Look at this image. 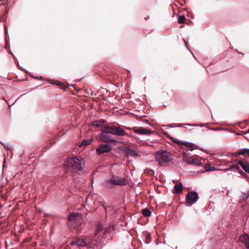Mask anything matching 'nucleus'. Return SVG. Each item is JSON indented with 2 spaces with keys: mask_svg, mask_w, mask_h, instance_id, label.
I'll return each instance as SVG.
<instances>
[{
  "mask_svg": "<svg viewBox=\"0 0 249 249\" xmlns=\"http://www.w3.org/2000/svg\"><path fill=\"white\" fill-rule=\"evenodd\" d=\"M84 163L85 160L83 158L72 157L67 158L64 162V165L68 168L81 171L83 168Z\"/></svg>",
  "mask_w": 249,
  "mask_h": 249,
  "instance_id": "nucleus-1",
  "label": "nucleus"
},
{
  "mask_svg": "<svg viewBox=\"0 0 249 249\" xmlns=\"http://www.w3.org/2000/svg\"><path fill=\"white\" fill-rule=\"evenodd\" d=\"M173 159V155L166 150H160L156 153L155 159L160 166L170 162Z\"/></svg>",
  "mask_w": 249,
  "mask_h": 249,
  "instance_id": "nucleus-2",
  "label": "nucleus"
},
{
  "mask_svg": "<svg viewBox=\"0 0 249 249\" xmlns=\"http://www.w3.org/2000/svg\"><path fill=\"white\" fill-rule=\"evenodd\" d=\"M127 183L128 181L126 179L113 176L110 178L106 179L104 183V185L106 187H110V184L122 186L125 185Z\"/></svg>",
  "mask_w": 249,
  "mask_h": 249,
  "instance_id": "nucleus-3",
  "label": "nucleus"
},
{
  "mask_svg": "<svg viewBox=\"0 0 249 249\" xmlns=\"http://www.w3.org/2000/svg\"><path fill=\"white\" fill-rule=\"evenodd\" d=\"M105 129H107L109 132L112 135H114L117 136H123L127 135V133L120 127L117 126L113 125H105Z\"/></svg>",
  "mask_w": 249,
  "mask_h": 249,
  "instance_id": "nucleus-4",
  "label": "nucleus"
},
{
  "mask_svg": "<svg viewBox=\"0 0 249 249\" xmlns=\"http://www.w3.org/2000/svg\"><path fill=\"white\" fill-rule=\"evenodd\" d=\"M101 131L102 132L99 135V138L102 142H117V141L113 139L111 136L109 130L107 129H105L104 125L102 126Z\"/></svg>",
  "mask_w": 249,
  "mask_h": 249,
  "instance_id": "nucleus-5",
  "label": "nucleus"
},
{
  "mask_svg": "<svg viewBox=\"0 0 249 249\" xmlns=\"http://www.w3.org/2000/svg\"><path fill=\"white\" fill-rule=\"evenodd\" d=\"M81 217V215L78 213H72L69 214L68 224L71 230L74 229L76 228L75 224L78 222V221Z\"/></svg>",
  "mask_w": 249,
  "mask_h": 249,
  "instance_id": "nucleus-6",
  "label": "nucleus"
},
{
  "mask_svg": "<svg viewBox=\"0 0 249 249\" xmlns=\"http://www.w3.org/2000/svg\"><path fill=\"white\" fill-rule=\"evenodd\" d=\"M198 194L196 191L189 192L185 198L186 204H189V206L195 204L198 200Z\"/></svg>",
  "mask_w": 249,
  "mask_h": 249,
  "instance_id": "nucleus-7",
  "label": "nucleus"
},
{
  "mask_svg": "<svg viewBox=\"0 0 249 249\" xmlns=\"http://www.w3.org/2000/svg\"><path fill=\"white\" fill-rule=\"evenodd\" d=\"M112 147L109 144H101L98 146L96 152L97 154L100 155L110 151Z\"/></svg>",
  "mask_w": 249,
  "mask_h": 249,
  "instance_id": "nucleus-8",
  "label": "nucleus"
},
{
  "mask_svg": "<svg viewBox=\"0 0 249 249\" xmlns=\"http://www.w3.org/2000/svg\"><path fill=\"white\" fill-rule=\"evenodd\" d=\"M175 142H176L177 143L182 144L184 145L187 148V150H193L195 149H200L201 151L204 150L203 149L200 148L198 146L196 145L194 143L192 142H181L179 140H176Z\"/></svg>",
  "mask_w": 249,
  "mask_h": 249,
  "instance_id": "nucleus-9",
  "label": "nucleus"
},
{
  "mask_svg": "<svg viewBox=\"0 0 249 249\" xmlns=\"http://www.w3.org/2000/svg\"><path fill=\"white\" fill-rule=\"evenodd\" d=\"M183 160L185 162L192 165H194L196 166H200L201 165V162L200 160L197 159H191L189 158H188L187 156V154L184 152L183 153Z\"/></svg>",
  "mask_w": 249,
  "mask_h": 249,
  "instance_id": "nucleus-10",
  "label": "nucleus"
},
{
  "mask_svg": "<svg viewBox=\"0 0 249 249\" xmlns=\"http://www.w3.org/2000/svg\"><path fill=\"white\" fill-rule=\"evenodd\" d=\"M133 131L137 134L142 135H150L152 133V131L150 129H147L142 127H140L137 128H133Z\"/></svg>",
  "mask_w": 249,
  "mask_h": 249,
  "instance_id": "nucleus-11",
  "label": "nucleus"
},
{
  "mask_svg": "<svg viewBox=\"0 0 249 249\" xmlns=\"http://www.w3.org/2000/svg\"><path fill=\"white\" fill-rule=\"evenodd\" d=\"M239 240L244 244L247 249H249V235L243 234L239 236Z\"/></svg>",
  "mask_w": 249,
  "mask_h": 249,
  "instance_id": "nucleus-12",
  "label": "nucleus"
},
{
  "mask_svg": "<svg viewBox=\"0 0 249 249\" xmlns=\"http://www.w3.org/2000/svg\"><path fill=\"white\" fill-rule=\"evenodd\" d=\"M235 157L237 158L239 155L248 156L249 158V148H243L240 149L237 152L233 154Z\"/></svg>",
  "mask_w": 249,
  "mask_h": 249,
  "instance_id": "nucleus-13",
  "label": "nucleus"
},
{
  "mask_svg": "<svg viewBox=\"0 0 249 249\" xmlns=\"http://www.w3.org/2000/svg\"><path fill=\"white\" fill-rule=\"evenodd\" d=\"M124 151L126 155L131 157H136L138 156V154L136 151L129 147H124Z\"/></svg>",
  "mask_w": 249,
  "mask_h": 249,
  "instance_id": "nucleus-14",
  "label": "nucleus"
},
{
  "mask_svg": "<svg viewBox=\"0 0 249 249\" xmlns=\"http://www.w3.org/2000/svg\"><path fill=\"white\" fill-rule=\"evenodd\" d=\"M72 245H77L78 246L85 247L87 246L88 241L86 238H84L81 239H78L77 241L73 242Z\"/></svg>",
  "mask_w": 249,
  "mask_h": 249,
  "instance_id": "nucleus-15",
  "label": "nucleus"
},
{
  "mask_svg": "<svg viewBox=\"0 0 249 249\" xmlns=\"http://www.w3.org/2000/svg\"><path fill=\"white\" fill-rule=\"evenodd\" d=\"M183 190V184L180 182L178 184H176L174 187L173 191V193L179 194L182 193Z\"/></svg>",
  "mask_w": 249,
  "mask_h": 249,
  "instance_id": "nucleus-16",
  "label": "nucleus"
},
{
  "mask_svg": "<svg viewBox=\"0 0 249 249\" xmlns=\"http://www.w3.org/2000/svg\"><path fill=\"white\" fill-rule=\"evenodd\" d=\"M238 163L246 172L249 173V163L248 162H244L242 160H239Z\"/></svg>",
  "mask_w": 249,
  "mask_h": 249,
  "instance_id": "nucleus-17",
  "label": "nucleus"
},
{
  "mask_svg": "<svg viewBox=\"0 0 249 249\" xmlns=\"http://www.w3.org/2000/svg\"><path fill=\"white\" fill-rule=\"evenodd\" d=\"M93 141V139L92 138H90L89 139L83 140L80 145V147L82 146H86L89 145L91 143V142Z\"/></svg>",
  "mask_w": 249,
  "mask_h": 249,
  "instance_id": "nucleus-18",
  "label": "nucleus"
},
{
  "mask_svg": "<svg viewBox=\"0 0 249 249\" xmlns=\"http://www.w3.org/2000/svg\"><path fill=\"white\" fill-rule=\"evenodd\" d=\"M144 236L145 237L144 243L146 244L150 243L152 240L150 233L146 232L144 233Z\"/></svg>",
  "mask_w": 249,
  "mask_h": 249,
  "instance_id": "nucleus-19",
  "label": "nucleus"
},
{
  "mask_svg": "<svg viewBox=\"0 0 249 249\" xmlns=\"http://www.w3.org/2000/svg\"><path fill=\"white\" fill-rule=\"evenodd\" d=\"M103 125V123L101 121L96 120L92 122L91 125L95 128H98Z\"/></svg>",
  "mask_w": 249,
  "mask_h": 249,
  "instance_id": "nucleus-20",
  "label": "nucleus"
},
{
  "mask_svg": "<svg viewBox=\"0 0 249 249\" xmlns=\"http://www.w3.org/2000/svg\"><path fill=\"white\" fill-rule=\"evenodd\" d=\"M142 214L145 217L149 216L151 214V212L148 208H145L142 210Z\"/></svg>",
  "mask_w": 249,
  "mask_h": 249,
  "instance_id": "nucleus-21",
  "label": "nucleus"
},
{
  "mask_svg": "<svg viewBox=\"0 0 249 249\" xmlns=\"http://www.w3.org/2000/svg\"><path fill=\"white\" fill-rule=\"evenodd\" d=\"M239 169L240 167L237 164H232L230 166L229 169H227V170L235 171L236 170H239Z\"/></svg>",
  "mask_w": 249,
  "mask_h": 249,
  "instance_id": "nucleus-22",
  "label": "nucleus"
},
{
  "mask_svg": "<svg viewBox=\"0 0 249 249\" xmlns=\"http://www.w3.org/2000/svg\"><path fill=\"white\" fill-rule=\"evenodd\" d=\"M103 229V225L101 224H98L96 226V230L95 231V234L97 235L101 231H102Z\"/></svg>",
  "mask_w": 249,
  "mask_h": 249,
  "instance_id": "nucleus-23",
  "label": "nucleus"
},
{
  "mask_svg": "<svg viewBox=\"0 0 249 249\" xmlns=\"http://www.w3.org/2000/svg\"><path fill=\"white\" fill-rule=\"evenodd\" d=\"M186 20V17L184 15H180L178 18V22L180 24L184 23Z\"/></svg>",
  "mask_w": 249,
  "mask_h": 249,
  "instance_id": "nucleus-24",
  "label": "nucleus"
},
{
  "mask_svg": "<svg viewBox=\"0 0 249 249\" xmlns=\"http://www.w3.org/2000/svg\"><path fill=\"white\" fill-rule=\"evenodd\" d=\"M205 170L207 171H212L215 170V168L214 167H212L210 165H207L205 166Z\"/></svg>",
  "mask_w": 249,
  "mask_h": 249,
  "instance_id": "nucleus-25",
  "label": "nucleus"
},
{
  "mask_svg": "<svg viewBox=\"0 0 249 249\" xmlns=\"http://www.w3.org/2000/svg\"><path fill=\"white\" fill-rule=\"evenodd\" d=\"M145 173H148L149 174L153 175L155 174V172L152 169H146L145 171Z\"/></svg>",
  "mask_w": 249,
  "mask_h": 249,
  "instance_id": "nucleus-26",
  "label": "nucleus"
},
{
  "mask_svg": "<svg viewBox=\"0 0 249 249\" xmlns=\"http://www.w3.org/2000/svg\"><path fill=\"white\" fill-rule=\"evenodd\" d=\"M185 125L193 126V125H197V124H180L179 125V126H184Z\"/></svg>",
  "mask_w": 249,
  "mask_h": 249,
  "instance_id": "nucleus-27",
  "label": "nucleus"
},
{
  "mask_svg": "<svg viewBox=\"0 0 249 249\" xmlns=\"http://www.w3.org/2000/svg\"><path fill=\"white\" fill-rule=\"evenodd\" d=\"M245 197L243 199V200L244 201V200H247V199L248 198L249 196V193H248L247 195L245 194Z\"/></svg>",
  "mask_w": 249,
  "mask_h": 249,
  "instance_id": "nucleus-28",
  "label": "nucleus"
},
{
  "mask_svg": "<svg viewBox=\"0 0 249 249\" xmlns=\"http://www.w3.org/2000/svg\"><path fill=\"white\" fill-rule=\"evenodd\" d=\"M197 124V125H196V126H200V127H203V126H204L205 125H206L207 124H202V123L199 124Z\"/></svg>",
  "mask_w": 249,
  "mask_h": 249,
  "instance_id": "nucleus-29",
  "label": "nucleus"
},
{
  "mask_svg": "<svg viewBox=\"0 0 249 249\" xmlns=\"http://www.w3.org/2000/svg\"><path fill=\"white\" fill-rule=\"evenodd\" d=\"M15 63L17 64V66L18 67V68L20 69V66L19 65L18 61L17 58H15Z\"/></svg>",
  "mask_w": 249,
  "mask_h": 249,
  "instance_id": "nucleus-30",
  "label": "nucleus"
},
{
  "mask_svg": "<svg viewBox=\"0 0 249 249\" xmlns=\"http://www.w3.org/2000/svg\"><path fill=\"white\" fill-rule=\"evenodd\" d=\"M20 69L24 71L25 73H28V71L27 70H25L24 68H22V67H20Z\"/></svg>",
  "mask_w": 249,
  "mask_h": 249,
  "instance_id": "nucleus-31",
  "label": "nucleus"
},
{
  "mask_svg": "<svg viewBox=\"0 0 249 249\" xmlns=\"http://www.w3.org/2000/svg\"><path fill=\"white\" fill-rule=\"evenodd\" d=\"M221 129V128L217 127V128H212V130L213 131H217V130H220Z\"/></svg>",
  "mask_w": 249,
  "mask_h": 249,
  "instance_id": "nucleus-32",
  "label": "nucleus"
},
{
  "mask_svg": "<svg viewBox=\"0 0 249 249\" xmlns=\"http://www.w3.org/2000/svg\"><path fill=\"white\" fill-rule=\"evenodd\" d=\"M248 133H249V128L246 132H244V134L245 135Z\"/></svg>",
  "mask_w": 249,
  "mask_h": 249,
  "instance_id": "nucleus-33",
  "label": "nucleus"
},
{
  "mask_svg": "<svg viewBox=\"0 0 249 249\" xmlns=\"http://www.w3.org/2000/svg\"><path fill=\"white\" fill-rule=\"evenodd\" d=\"M103 207L105 208V209L106 210H107V205H106V204H103ZM107 207H108V206H107Z\"/></svg>",
  "mask_w": 249,
  "mask_h": 249,
  "instance_id": "nucleus-34",
  "label": "nucleus"
},
{
  "mask_svg": "<svg viewBox=\"0 0 249 249\" xmlns=\"http://www.w3.org/2000/svg\"><path fill=\"white\" fill-rule=\"evenodd\" d=\"M5 158L4 159V160H3V167H5Z\"/></svg>",
  "mask_w": 249,
  "mask_h": 249,
  "instance_id": "nucleus-35",
  "label": "nucleus"
},
{
  "mask_svg": "<svg viewBox=\"0 0 249 249\" xmlns=\"http://www.w3.org/2000/svg\"><path fill=\"white\" fill-rule=\"evenodd\" d=\"M33 78L35 79H38V77H36V76H33Z\"/></svg>",
  "mask_w": 249,
  "mask_h": 249,
  "instance_id": "nucleus-36",
  "label": "nucleus"
},
{
  "mask_svg": "<svg viewBox=\"0 0 249 249\" xmlns=\"http://www.w3.org/2000/svg\"><path fill=\"white\" fill-rule=\"evenodd\" d=\"M185 45H186V48H187V49H188V50H189V51L191 52V51L190 50V49H189V47L187 46V45L186 44H185Z\"/></svg>",
  "mask_w": 249,
  "mask_h": 249,
  "instance_id": "nucleus-37",
  "label": "nucleus"
},
{
  "mask_svg": "<svg viewBox=\"0 0 249 249\" xmlns=\"http://www.w3.org/2000/svg\"><path fill=\"white\" fill-rule=\"evenodd\" d=\"M42 76H40L39 77H38V80H42Z\"/></svg>",
  "mask_w": 249,
  "mask_h": 249,
  "instance_id": "nucleus-38",
  "label": "nucleus"
},
{
  "mask_svg": "<svg viewBox=\"0 0 249 249\" xmlns=\"http://www.w3.org/2000/svg\"><path fill=\"white\" fill-rule=\"evenodd\" d=\"M9 53L11 54V55L13 54L12 52L11 51V50L9 51Z\"/></svg>",
  "mask_w": 249,
  "mask_h": 249,
  "instance_id": "nucleus-39",
  "label": "nucleus"
},
{
  "mask_svg": "<svg viewBox=\"0 0 249 249\" xmlns=\"http://www.w3.org/2000/svg\"><path fill=\"white\" fill-rule=\"evenodd\" d=\"M12 55L13 56V57H14V59L15 60V58H16L15 55L13 53L12 54Z\"/></svg>",
  "mask_w": 249,
  "mask_h": 249,
  "instance_id": "nucleus-40",
  "label": "nucleus"
},
{
  "mask_svg": "<svg viewBox=\"0 0 249 249\" xmlns=\"http://www.w3.org/2000/svg\"><path fill=\"white\" fill-rule=\"evenodd\" d=\"M12 55L13 56V57H14V59L15 60V58H16L15 55L13 53L12 54Z\"/></svg>",
  "mask_w": 249,
  "mask_h": 249,
  "instance_id": "nucleus-41",
  "label": "nucleus"
},
{
  "mask_svg": "<svg viewBox=\"0 0 249 249\" xmlns=\"http://www.w3.org/2000/svg\"><path fill=\"white\" fill-rule=\"evenodd\" d=\"M148 18H149V16H148L146 18H145V19L146 20V19H148Z\"/></svg>",
  "mask_w": 249,
  "mask_h": 249,
  "instance_id": "nucleus-42",
  "label": "nucleus"
},
{
  "mask_svg": "<svg viewBox=\"0 0 249 249\" xmlns=\"http://www.w3.org/2000/svg\"><path fill=\"white\" fill-rule=\"evenodd\" d=\"M5 48L6 49H7V48H8V44H7L6 45V46H5Z\"/></svg>",
  "mask_w": 249,
  "mask_h": 249,
  "instance_id": "nucleus-43",
  "label": "nucleus"
},
{
  "mask_svg": "<svg viewBox=\"0 0 249 249\" xmlns=\"http://www.w3.org/2000/svg\"><path fill=\"white\" fill-rule=\"evenodd\" d=\"M30 75L32 77H33V76H35L34 75H32V74H30Z\"/></svg>",
  "mask_w": 249,
  "mask_h": 249,
  "instance_id": "nucleus-44",
  "label": "nucleus"
},
{
  "mask_svg": "<svg viewBox=\"0 0 249 249\" xmlns=\"http://www.w3.org/2000/svg\"><path fill=\"white\" fill-rule=\"evenodd\" d=\"M164 126H170L169 125H164Z\"/></svg>",
  "mask_w": 249,
  "mask_h": 249,
  "instance_id": "nucleus-45",
  "label": "nucleus"
},
{
  "mask_svg": "<svg viewBox=\"0 0 249 249\" xmlns=\"http://www.w3.org/2000/svg\"><path fill=\"white\" fill-rule=\"evenodd\" d=\"M4 31H5V32L7 31V30H6V28H5Z\"/></svg>",
  "mask_w": 249,
  "mask_h": 249,
  "instance_id": "nucleus-46",
  "label": "nucleus"
},
{
  "mask_svg": "<svg viewBox=\"0 0 249 249\" xmlns=\"http://www.w3.org/2000/svg\"><path fill=\"white\" fill-rule=\"evenodd\" d=\"M52 84H53V83H52ZM53 85H55V84H53ZM56 85H57L58 84H55Z\"/></svg>",
  "mask_w": 249,
  "mask_h": 249,
  "instance_id": "nucleus-47",
  "label": "nucleus"
},
{
  "mask_svg": "<svg viewBox=\"0 0 249 249\" xmlns=\"http://www.w3.org/2000/svg\"><path fill=\"white\" fill-rule=\"evenodd\" d=\"M0 143H1V144L3 145V143L2 142H0Z\"/></svg>",
  "mask_w": 249,
  "mask_h": 249,
  "instance_id": "nucleus-48",
  "label": "nucleus"
}]
</instances>
